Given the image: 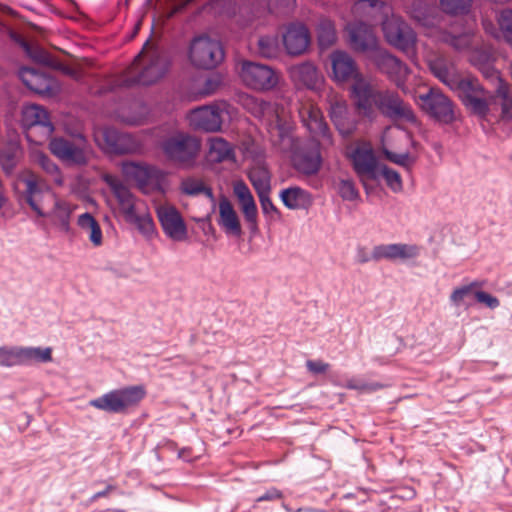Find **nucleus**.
Masks as SVG:
<instances>
[{
	"instance_id": "nucleus-1",
	"label": "nucleus",
	"mask_w": 512,
	"mask_h": 512,
	"mask_svg": "<svg viewBox=\"0 0 512 512\" xmlns=\"http://www.w3.org/2000/svg\"><path fill=\"white\" fill-rule=\"evenodd\" d=\"M351 98L358 116L369 121L375 120L379 111L390 119L417 122L411 106L398 93L389 89L379 90L367 79H358L352 84Z\"/></svg>"
},
{
	"instance_id": "nucleus-15",
	"label": "nucleus",
	"mask_w": 512,
	"mask_h": 512,
	"mask_svg": "<svg viewBox=\"0 0 512 512\" xmlns=\"http://www.w3.org/2000/svg\"><path fill=\"white\" fill-rule=\"evenodd\" d=\"M326 100L329 104V117L336 130L344 138L352 136L358 121L349 111L346 100L332 89L329 90Z\"/></svg>"
},
{
	"instance_id": "nucleus-50",
	"label": "nucleus",
	"mask_w": 512,
	"mask_h": 512,
	"mask_svg": "<svg viewBox=\"0 0 512 512\" xmlns=\"http://www.w3.org/2000/svg\"><path fill=\"white\" fill-rule=\"evenodd\" d=\"M482 286V283L478 281H473L468 285H463L460 287H457L453 290V292L450 295V301L455 305L459 306L465 297L469 296L471 293H474L476 288H480Z\"/></svg>"
},
{
	"instance_id": "nucleus-40",
	"label": "nucleus",
	"mask_w": 512,
	"mask_h": 512,
	"mask_svg": "<svg viewBox=\"0 0 512 512\" xmlns=\"http://www.w3.org/2000/svg\"><path fill=\"white\" fill-rule=\"evenodd\" d=\"M24 366L23 346H1L0 367Z\"/></svg>"
},
{
	"instance_id": "nucleus-33",
	"label": "nucleus",
	"mask_w": 512,
	"mask_h": 512,
	"mask_svg": "<svg viewBox=\"0 0 512 512\" xmlns=\"http://www.w3.org/2000/svg\"><path fill=\"white\" fill-rule=\"evenodd\" d=\"M19 75L22 82L38 94H48L53 90V81L32 68H22Z\"/></svg>"
},
{
	"instance_id": "nucleus-48",
	"label": "nucleus",
	"mask_w": 512,
	"mask_h": 512,
	"mask_svg": "<svg viewBox=\"0 0 512 512\" xmlns=\"http://www.w3.org/2000/svg\"><path fill=\"white\" fill-rule=\"evenodd\" d=\"M497 22L504 39L512 45V9L501 10Z\"/></svg>"
},
{
	"instance_id": "nucleus-46",
	"label": "nucleus",
	"mask_w": 512,
	"mask_h": 512,
	"mask_svg": "<svg viewBox=\"0 0 512 512\" xmlns=\"http://www.w3.org/2000/svg\"><path fill=\"white\" fill-rule=\"evenodd\" d=\"M335 189L339 196L345 201H356L359 199V191L351 179H340L335 183Z\"/></svg>"
},
{
	"instance_id": "nucleus-44",
	"label": "nucleus",
	"mask_w": 512,
	"mask_h": 512,
	"mask_svg": "<svg viewBox=\"0 0 512 512\" xmlns=\"http://www.w3.org/2000/svg\"><path fill=\"white\" fill-rule=\"evenodd\" d=\"M35 162L36 164L51 177V180L57 184H63V177L59 170V167L45 154L37 153L35 154Z\"/></svg>"
},
{
	"instance_id": "nucleus-25",
	"label": "nucleus",
	"mask_w": 512,
	"mask_h": 512,
	"mask_svg": "<svg viewBox=\"0 0 512 512\" xmlns=\"http://www.w3.org/2000/svg\"><path fill=\"white\" fill-rule=\"evenodd\" d=\"M330 62L332 68V78L338 83L348 82L353 80V84L358 79H365L359 72L354 59L344 51H334L330 55Z\"/></svg>"
},
{
	"instance_id": "nucleus-3",
	"label": "nucleus",
	"mask_w": 512,
	"mask_h": 512,
	"mask_svg": "<svg viewBox=\"0 0 512 512\" xmlns=\"http://www.w3.org/2000/svg\"><path fill=\"white\" fill-rule=\"evenodd\" d=\"M410 17L422 28L429 37L450 45L459 52H471L479 46V37L473 33L465 32L454 35L446 30L445 17L436 6L424 0H413L408 8Z\"/></svg>"
},
{
	"instance_id": "nucleus-59",
	"label": "nucleus",
	"mask_w": 512,
	"mask_h": 512,
	"mask_svg": "<svg viewBox=\"0 0 512 512\" xmlns=\"http://www.w3.org/2000/svg\"><path fill=\"white\" fill-rule=\"evenodd\" d=\"M306 367L313 374H323L329 369L330 365L322 360H307Z\"/></svg>"
},
{
	"instance_id": "nucleus-62",
	"label": "nucleus",
	"mask_w": 512,
	"mask_h": 512,
	"mask_svg": "<svg viewBox=\"0 0 512 512\" xmlns=\"http://www.w3.org/2000/svg\"><path fill=\"white\" fill-rule=\"evenodd\" d=\"M219 79L217 77H210L206 79L204 83V87L202 90V95L207 96L215 92L217 87L219 86Z\"/></svg>"
},
{
	"instance_id": "nucleus-2",
	"label": "nucleus",
	"mask_w": 512,
	"mask_h": 512,
	"mask_svg": "<svg viewBox=\"0 0 512 512\" xmlns=\"http://www.w3.org/2000/svg\"><path fill=\"white\" fill-rule=\"evenodd\" d=\"M497 85L494 93L486 91L475 78H462L453 90L458 92L463 105L474 115L486 118L491 106L499 100L501 105L500 119H512V94L510 85L501 77L496 79Z\"/></svg>"
},
{
	"instance_id": "nucleus-51",
	"label": "nucleus",
	"mask_w": 512,
	"mask_h": 512,
	"mask_svg": "<svg viewBox=\"0 0 512 512\" xmlns=\"http://www.w3.org/2000/svg\"><path fill=\"white\" fill-rule=\"evenodd\" d=\"M345 387L363 393H371L380 390L385 386L379 382H366L358 378H351L347 380Z\"/></svg>"
},
{
	"instance_id": "nucleus-17",
	"label": "nucleus",
	"mask_w": 512,
	"mask_h": 512,
	"mask_svg": "<svg viewBox=\"0 0 512 512\" xmlns=\"http://www.w3.org/2000/svg\"><path fill=\"white\" fill-rule=\"evenodd\" d=\"M354 171L358 175L364 188L368 189V181L376 180L379 175L378 162L369 145H359L350 153Z\"/></svg>"
},
{
	"instance_id": "nucleus-52",
	"label": "nucleus",
	"mask_w": 512,
	"mask_h": 512,
	"mask_svg": "<svg viewBox=\"0 0 512 512\" xmlns=\"http://www.w3.org/2000/svg\"><path fill=\"white\" fill-rule=\"evenodd\" d=\"M381 175L384 177L387 186L393 191V192H400L402 190V179L400 174L383 165L380 168Z\"/></svg>"
},
{
	"instance_id": "nucleus-47",
	"label": "nucleus",
	"mask_w": 512,
	"mask_h": 512,
	"mask_svg": "<svg viewBox=\"0 0 512 512\" xmlns=\"http://www.w3.org/2000/svg\"><path fill=\"white\" fill-rule=\"evenodd\" d=\"M182 191L187 195L205 194L209 198H213L212 190L206 187L201 180L188 178L182 182Z\"/></svg>"
},
{
	"instance_id": "nucleus-53",
	"label": "nucleus",
	"mask_w": 512,
	"mask_h": 512,
	"mask_svg": "<svg viewBox=\"0 0 512 512\" xmlns=\"http://www.w3.org/2000/svg\"><path fill=\"white\" fill-rule=\"evenodd\" d=\"M121 134L122 132H119L114 128L108 127L103 129L101 136L105 149H107L109 152L114 153Z\"/></svg>"
},
{
	"instance_id": "nucleus-63",
	"label": "nucleus",
	"mask_w": 512,
	"mask_h": 512,
	"mask_svg": "<svg viewBox=\"0 0 512 512\" xmlns=\"http://www.w3.org/2000/svg\"><path fill=\"white\" fill-rule=\"evenodd\" d=\"M113 490H115V486L107 485L106 488L103 491H99V492L95 493L91 497V501L93 502V501H96L99 498L107 497L110 494V492H112Z\"/></svg>"
},
{
	"instance_id": "nucleus-27",
	"label": "nucleus",
	"mask_w": 512,
	"mask_h": 512,
	"mask_svg": "<svg viewBox=\"0 0 512 512\" xmlns=\"http://www.w3.org/2000/svg\"><path fill=\"white\" fill-rule=\"evenodd\" d=\"M282 40L287 53L292 56H298L307 50L311 37L304 25L291 24L283 34Z\"/></svg>"
},
{
	"instance_id": "nucleus-22",
	"label": "nucleus",
	"mask_w": 512,
	"mask_h": 512,
	"mask_svg": "<svg viewBox=\"0 0 512 512\" xmlns=\"http://www.w3.org/2000/svg\"><path fill=\"white\" fill-rule=\"evenodd\" d=\"M101 178L109 186L111 192L116 198L119 210L125 220L141 209L137 202V198L133 195L130 189L123 184L122 180L118 176L110 173H104Z\"/></svg>"
},
{
	"instance_id": "nucleus-29",
	"label": "nucleus",
	"mask_w": 512,
	"mask_h": 512,
	"mask_svg": "<svg viewBox=\"0 0 512 512\" xmlns=\"http://www.w3.org/2000/svg\"><path fill=\"white\" fill-rule=\"evenodd\" d=\"M26 51L28 55L38 63L58 70H62L64 73L70 75L78 81L84 78V72L82 68L66 66L60 63L57 59H55L47 51L40 47H31L29 45H26Z\"/></svg>"
},
{
	"instance_id": "nucleus-37",
	"label": "nucleus",
	"mask_w": 512,
	"mask_h": 512,
	"mask_svg": "<svg viewBox=\"0 0 512 512\" xmlns=\"http://www.w3.org/2000/svg\"><path fill=\"white\" fill-rule=\"evenodd\" d=\"M248 178L257 194L271 191V174L265 165L260 163L254 165L248 172Z\"/></svg>"
},
{
	"instance_id": "nucleus-54",
	"label": "nucleus",
	"mask_w": 512,
	"mask_h": 512,
	"mask_svg": "<svg viewBox=\"0 0 512 512\" xmlns=\"http://www.w3.org/2000/svg\"><path fill=\"white\" fill-rule=\"evenodd\" d=\"M17 163L15 151L12 149L0 152V165L6 173H11Z\"/></svg>"
},
{
	"instance_id": "nucleus-24",
	"label": "nucleus",
	"mask_w": 512,
	"mask_h": 512,
	"mask_svg": "<svg viewBox=\"0 0 512 512\" xmlns=\"http://www.w3.org/2000/svg\"><path fill=\"white\" fill-rule=\"evenodd\" d=\"M349 42L353 50L357 52H370L380 50L378 39L371 25L364 22L349 23L346 26Z\"/></svg>"
},
{
	"instance_id": "nucleus-6",
	"label": "nucleus",
	"mask_w": 512,
	"mask_h": 512,
	"mask_svg": "<svg viewBox=\"0 0 512 512\" xmlns=\"http://www.w3.org/2000/svg\"><path fill=\"white\" fill-rule=\"evenodd\" d=\"M51 153L70 167H83L93 158V150L82 134L54 137L49 142Z\"/></svg>"
},
{
	"instance_id": "nucleus-61",
	"label": "nucleus",
	"mask_w": 512,
	"mask_h": 512,
	"mask_svg": "<svg viewBox=\"0 0 512 512\" xmlns=\"http://www.w3.org/2000/svg\"><path fill=\"white\" fill-rule=\"evenodd\" d=\"M283 498V493L277 488H270L264 494L259 496L255 501L263 502V501H274Z\"/></svg>"
},
{
	"instance_id": "nucleus-39",
	"label": "nucleus",
	"mask_w": 512,
	"mask_h": 512,
	"mask_svg": "<svg viewBox=\"0 0 512 512\" xmlns=\"http://www.w3.org/2000/svg\"><path fill=\"white\" fill-rule=\"evenodd\" d=\"M439 9L437 10L442 14L450 16H462L470 12L473 0H438Z\"/></svg>"
},
{
	"instance_id": "nucleus-43",
	"label": "nucleus",
	"mask_w": 512,
	"mask_h": 512,
	"mask_svg": "<svg viewBox=\"0 0 512 512\" xmlns=\"http://www.w3.org/2000/svg\"><path fill=\"white\" fill-rule=\"evenodd\" d=\"M318 42L322 48L333 45L337 39L334 23L327 19H321L318 24Z\"/></svg>"
},
{
	"instance_id": "nucleus-30",
	"label": "nucleus",
	"mask_w": 512,
	"mask_h": 512,
	"mask_svg": "<svg viewBox=\"0 0 512 512\" xmlns=\"http://www.w3.org/2000/svg\"><path fill=\"white\" fill-rule=\"evenodd\" d=\"M219 219L218 224L224 229L227 234L234 236H241L242 228L239 217L231 204V202L223 197L219 200Z\"/></svg>"
},
{
	"instance_id": "nucleus-20",
	"label": "nucleus",
	"mask_w": 512,
	"mask_h": 512,
	"mask_svg": "<svg viewBox=\"0 0 512 512\" xmlns=\"http://www.w3.org/2000/svg\"><path fill=\"white\" fill-rule=\"evenodd\" d=\"M423 109L434 119L442 123H451L454 118L452 101L440 90L430 89L427 94L419 96Z\"/></svg>"
},
{
	"instance_id": "nucleus-32",
	"label": "nucleus",
	"mask_w": 512,
	"mask_h": 512,
	"mask_svg": "<svg viewBox=\"0 0 512 512\" xmlns=\"http://www.w3.org/2000/svg\"><path fill=\"white\" fill-rule=\"evenodd\" d=\"M429 68L433 75L438 78L442 83L447 85L451 90L462 79L460 78L453 66L443 56H437L429 61Z\"/></svg>"
},
{
	"instance_id": "nucleus-58",
	"label": "nucleus",
	"mask_w": 512,
	"mask_h": 512,
	"mask_svg": "<svg viewBox=\"0 0 512 512\" xmlns=\"http://www.w3.org/2000/svg\"><path fill=\"white\" fill-rule=\"evenodd\" d=\"M474 296L479 303L484 304L490 309H496L500 305L499 299L487 292L477 290L474 292Z\"/></svg>"
},
{
	"instance_id": "nucleus-13",
	"label": "nucleus",
	"mask_w": 512,
	"mask_h": 512,
	"mask_svg": "<svg viewBox=\"0 0 512 512\" xmlns=\"http://www.w3.org/2000/svg\"><path fill=\"white\" fill-rule=\"evenodd\" d=\"M189 57L194 66L213 69L223 61L224 50L218 40L203 35L191 42Z\"/></svg>"
},
{
	"instance_id": "nucleus-38",
	"label": "nucleus",
	"mask_w": 512,
	"mask_h": 512,
	"mask_svg": "<svg viewBox=\"0 0 512 512\" xmlns=\"http://www.w3.org/2000/svg\"><path fill=\"white\" fill-rule=\"evenodd\" d=\"M280 198L287 208L293 210L303 208L310 201L308 192L297 186L282 190Z\"/></svg>"
},
{
	"instance_id": "nucleus-41",
	"label": "nucleus",
	"mask_w": 512,
	"mask_h": 512,
	"mask_svg": "<svg viewBox=\"0 0 512 512\" xmlns=\"http://www.w3.org/2000/svg\"><path fill=\"white\" fill-rule=\"evenodd\" d=\"M470 62L476 66L486 77L497 79L500 77L498 72L490 64V55L484 50H478L477 47L470 52Z\"/></svg>"
},
{
	"instance_id": "nucleus-49",
	"label": "nucleus",
	"mask_w": 512,
	"mask_h": 512,
	"mask_svg": "<svg viewBox=\"0 0 512 512\" xmlns=\"http://www.w3.org/2000/svg\"><path fill=\"white\" fill-rule=\"evenodd\" d=\"M279 51L278 41L275 37L264 36L258 40V52L265 58L276 57Z\"/></svg>"
},
{
	"instance_id": "nucleus-64",
	"label": "nucleus",
	"mask_w": 512,
	"mask_h": 512,
	"mask_svg": "<svg viewBox=\"0 0 512 512\" xmlns=\"http://www.w3.org/2000/svg\"><path fill=\"white\" fill-rule=\"evenodd\" d=\"M193 1L194 0H181L180 3H178L177 5L174 6L173 11H172V15L181 12L182 10L185 9V7L187 5H189Z\"/></svg>"
},
{
	"instance_id": "nucleus-23",
	"label": "nucleus",
	"mask_w": 512,
	"mask_h": 512,
	"mask_svg": "<svg viewBox=\"0 0 512 512\" xmlns=\"http://www.w3.org/2000/svg\"><path fill=\"white\" fill-rule=\"evenodd\" d=\"M289 77L298 89L319 91L324 83V77L318 68L310 61L293 65L288 69Z\"/></svg>"
},
{
	"instance_id": "nucleus-36",
	"label": "nucleus",
	"mask_w": 512,
	"mask_h": 512,
	"mask_svg": "<svg viewBox=\"0 0 512 512\" xmlns=\"http://www.w3.org/2000/svg\"><path fill=\"white\" fill-rule=\"evenodd\" d=\"M77 224L81 230H83L89 237L90 242L95 246L99 247L103 242V235L101 227L98 221L92 216V214L86 212L78 217Z\"/></svg>"
},
{
	"instance_id": "nucleus-45",
	"label": "nucleus",
	"mask_w": 512,
	"mask_h": 512,
	"mask_svg": "<svg viewBox=\"0 0 512 512\" xmlns=\"http://www.w3.org/2000/svg\"><path fill=\"white\" fill-rule=\"evenodd\" d=\"M142 149V143L135 136L122 133L118 144L115 148L114 153L116 154H127V153H137Z\"/></svg>"
},
{
	"instance_id": "nucleus-4",
	"label": "nucleus",
	"mask_w": 512,
	"mask_h": 512,
	"mask_svg": "<svg viewBox=\"0 0 512 512\" xmlns=\"http://www.w3.org/2000/svg\"><path fill=\"white\" fill-rule=\"evenodd\" d=\"M354 14H363L369 19L378 15L385 16L382 20V31L388 44L407 54L415 49L417 37L413 29L399 16L388 17L390 7L379 0H359L353 6Z\"/></svg>"
},
{
	"instance_id": "nucleus-18",
	"label": "nucleus",
	"mask_w": 512,
	"mask_h": 512,
	"mask_svg": "<svg viewBox=\"0 0 512 512\" xmlns=\"http://www.w3.org/2000/svg\"><path fill=\"white\" fill-rule=\"evenodd\" d=\"M226 103L198 107L189 113V121L195 129L216 132L221 129Z\"/></svg>"
},
{
	"instance_id": "nucleus-42",
	"label": "nucleus",
	"mask_w": 512,
	"mask_h": 512,
	"mask_svg": "<svg viewBox=\"0 0 512 512\" xmlns=\"http://www.w3.org/2000/svg\"><path fill=\"white\" fill-rule=\"evenodd\" d=\"M24 366L33 363H48L52 361V348L46 347H24L23 346Z\"/></svg>"
},
{
	"instance_id": "nucleus-60",
	"label": "nucleus",
	"mask_w": 512,
	"mask_h": 512,
	"mask_svg": "<svg viewBox=\"0 0 512 512\" xmlns=\"http://www.w3.org/2000/svg\"><path fill=\"white\" fill-rule=\"evenodd\" d=\"M146 118V113L141 112L133 115H120V119L122 122L128 124V125H141L144 123V120Z\"/></svg>"
},
{
	"instance_id": "nucleus-26",
	"label": "nucleus",
	"mask_w": 512,
	"mask_h": 512,
	"mask_svg": "<svg viewBox=\"0 0 512 512\" xmlns=\"http://www.w3.org/2000/svg\"><path fill=\"white\" fill-rule=\"evenodd\" d=\"M421 247L416 244L391 243L375 246V258L387 261H407L419 257Z\"/></svg>"
},
{
	"instance_id": "nucleus-21",
	"label": "nucleus",
	"mask_w": 512,
	"mask_h": 512,
	"mask_svg": "<svg viewBox=\"0 0 512 512\" xmlns=\"http://www.w3.org/2000/svg\"><path fill=\"white\" fill-rule=\"evenodd\" d=\"M157 218L163 232L174 241L187 238V227L180 212L172 205H159L156 209Z\"/></svg>"
},
{
	"instance_id": "nucleus-57",
	"label": "nucleus",
	"mask_w": 512,
	"mask_h": 512,
	"mask_svg": "<svg viewBox=\"0 0 512 512\" xmlns=\"http://www.w3.org/2000/svg\"><path fill=\"white\" fill-rule=\"evenodd\" d=\"M374 255H375V246L373 247L371 252H369V250L365 246H358L356 249L355 261L358 264H365V263H368L369 261H375V262L380 261V258H375Z\"/></svg>"
},
{
	"instance_id": "nucleus-56",
	"label": "nucleus",
	"mask_w": 512,
	"mask_h": 512,
	"mask_svg": "<svg viewBox=\"0 0 512 512\" xmlns=\"http://www.w3.org/2000/svg\"><path fill=\"white\" fill-rule=\"evenodd\" d=\"M270 191H265L263 193H258L260 205L262 208V211L266 215H270L271 217L279 216V211L276 208V206L273 204L270 196Z\"/></svg>"
},
{
	"instance_id": "nucleus-31",
	"label": "nucleus",
	"mask_w": 512,
	"mask_h": 512,
	"mask_svg": "<svg viewBox=\"0 0 512 512\" xmlns=\"http://www.w3.org/2000/svg\"><path fill=\"white\" fill-rule=\"evenodd\" d=\"M72 211L73 208L69 202L56 196L42 218H48L52 224L58 226L61 230L68 231Z\"/></svg>"
},
{
	"instance_id": "nucleus-7",
	"label": "nucleus",
	"mask_w": 512,
	"mask_h": 512,
	"mask_svg": "<svg viewBox=\"0 0 512 512\" xmlns=\"http://www.w3.org/2000/svg\"><path fill=\"white\" fill-rule=\"evenodd\" d=\"M282 150L292 152V160L297 171L305 175H315L321 168L322 157L319 142L299 148V140L295 139L281 127L278 128Z\"/></svg>"
},
{
	"instance_id": "nucleus-14",
	"label": "nucleus",
	"mask_w": 512,
	"mask_h": 512,
	"mask_svg": "<svg viewBox=\"0 0 512 512\" xmlns=\"http://www.w3.org/2000/svg\"><path fill=\"white\" fill-rule=\"evenodd\" d=\"M239 75L246 86L259 91L271 90L279 81L278 73L270 66L251 61L241 63Z\"/></svg>"
},
{
	"instance_id": "nucleus-9",
	"label": "nucleus",
	"mask_w": 512,
	"mask_h": 512,
	"mask_svg": "<svg viewBox=\"0 0 512 512\" xmlns=\"http://www.w3.org/2000/svg\"><path fill=\"white\" fill-rule=\"evenodd\" d=\"M145 396V388L141 385H136L112 390L98 398L92 399L89 404L96 409L108 413H125L131 407L137 406Z\"/></svg>"
},
{
	"instance_id": "nucleus-8",
	"label": "nucleus",
	"mask_w": 512,
	"mask_h": 512,
	"mask_svg": "<svg viewBox=\"0 0 512 512\" xmlns=\"http://www.w3.org/2000/svg\"><path fill=\"white\" fill-rule=\"evenodd\" d=\"M17 180L19 184L23 185L21 198L38 217L44 216L57 195L50 189L45 180L29 170L20 173Z\"/></svg>"
},
{
	"instance_id": "nucleus-35",
	"label": "nucleus",
	"mask_w": 512,
	"mask_h": 512,
	"mask_svg": "<svg viewBox=\"0 0 512 512\" xmlns=\"http://www.w3.org/2000/svg\"><path fill=\"white\" fill-rule=\"evenodd\" d=\"M125 221L134 225L139 233L147 239H152L157 234L152 216L145 209H139Z\"/></svg>"
},
{
	"instance_id": "nucleus-28",
	"label": "nucleus",
	"mask_w": 512,
	"mask_h": 512,
	"mask_svg": "<svg viewBox=\"0 0 512 512\" xmlns=\"http://www.w3.org/2000/svg\"><path fill=\"white\" fill-rule=\"evenodd\" d=\"M233 190L238 199L243 216L249 224L250 230L253 232L256 231L258 229V210L250 189L244 182L239 181L234 184Z\"/></svg>"
},
{
	"instance_id": "nucleus-11",
	"label": "nucleus",
	"mask_w": 512,
	"mask_h": 512,
	"mask_svg": "<svg viewBox=\"0 0 512 512\" xmlns=\"http://www.w3.org/2000/svg\"><path fill=\"white\" fill-rule=\"evenodd\" d=\"M22 124L26 129L27 138L36 144H41L51 137L54 126L48 112L40 105L30 104L22 109Z\"/></svg>"
},
{
	"instance_id": "nucleus-5",
	"label": "nucleus",
	"mask_w": 512,
	"mask_h": 512,
	"mask_svg": "<svg viewBox=\"0 0 512 512\" xmlns=\"http://www.w3.org/2000/svg\"><path fill=\"white\" fill-rule=\"evenodd\" d=\"M168 67L169 62L166 55L146 42L122 80V84L125 86L151 85L166 74Z\"/></svg>"
},
{
	"instance_id": "nucleus-10",
	"label": "nucleus",
	"mask_w": 512,
	"mask_h": 512,
	"mask_svg": "<svg viewBox=\"0 0 512 512\" xmlns=\"http://www.w3.org/2000/svg\"><path fill=\"white\" fill-rule=\"evenodd\" d=\"M123 176L136 183L143 193L162 189L166 173L160 168L145 162L124 161L121 163Z\"/></svg>"
},
{
	"instance_id": "nucleus-19",
	"label": "nucleus",
	"mask_w": 512,
	"mask_h": 512,
	"mask_svg": "<svg viewBox=\"0 0 512 512\" xmlns=\"http://www.w3.org/2000/svg\"><path fill=\"white\" fill-rule=\"evenodd\" d=\"M299 117L313 138H321L328 145L333 144L332 134L321 110L310 102L299 107Z\"/></svg>"
},
{
	"instance_id": "nucleus-12",
	"label": "nucleus",
	"mask_w": 512,
	"mask_h": 512,
	"mask_svg": "<svg viewBox=\"0 0 512 512\" xmlns=\"http://www.w3.org/2000/svg\"><path fill=\"white\" fill-rule=\"evenodd\" d=\"M161 149L169 160L178 164H189L196 158L200 142L187 133H176L162 141Z\"/></svg>"
},
{
	"instance_id": "nucleus-55",
	"label": "nucleus",
	"mask_w": 512,
	"mask_h": 512,
	"mask_svg": "<svg viewBox=\"0 0 512 512\" xmlns=\"http://www.w3.org/2000/svg\"><path fill=\"white\" fill-rule=\"evenodd\" d=\"M383 154L387 160H389L392 163H395L397 165H401L403 167L408 168L413 163V159L409 153L398 154V153L391 152L387 149H384Z\"/></svg>"
},
{
	"instance_id": "nucleus-16",
	"label": "nucleus",
	"mask_w": 512,
	"mask_h": 512,
	"mask_svg": "<svg viewBox=\"0 0 512 512\" xmlns=\"http://www.w3.org/2000/svg\"><path fill=\"white\" fill-rule=\"evenodd\" d=\"M370 60L382 74L393 82L398 88L404 89L410 70L399 58L385 49L375 50L369 56Z\"/></svg>"
},
{
	"instance_id": "nucleus-34",
	"label": "nucleus",
	"mask_w": 512,
	"mask_h": 512,
	"mask_svg": "<svg viewBox=\"0 0 512 512\" xmlns=\"http://www.w3.org/2000/svg\"><path fill=\"white\" fill-rule=\"evenodd\" d=\"M208 157L212 162H224L234 160L235 153L232 145L221 137H213L209 140Z\"/></svg>"
}]
</instances>
